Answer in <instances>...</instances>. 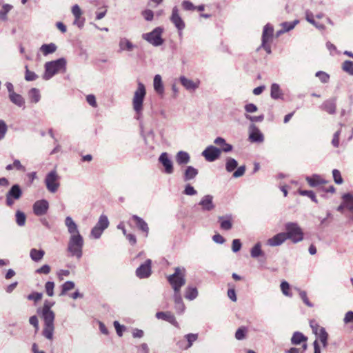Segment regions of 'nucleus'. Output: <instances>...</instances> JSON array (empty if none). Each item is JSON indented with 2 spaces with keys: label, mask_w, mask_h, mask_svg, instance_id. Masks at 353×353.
Segmentation results:
<instances>
[{
  "label": "nucleus",
  "mask_w": 353,
  "mask_h": 353,
  "mask_svg": "<svg viewBox=\"0 0 353 353\" xmlns=\"http://www.w3.org/2000/svg\"><path fill=\"white\" fill-rule=\"evenodd\" d=\"M64 222L70 234L67 251L70 253L71 256H74L77 259H80L83 255V248L84 245L83 237L80 234L77 223L71 216H66Z\"/></svg>",
  "instance_id": "obj_1"
},
{
  "label": "nucleus",
  "mask_w": 353,
  "mask_h": 353,
  "mask_svg": "<svg viewBox=\"0 0 353 353\" xmlns=\"http://www.w3.org/2000/svg\"><path fill=\"white\" fill-rule=\"evenodd\" d=\"M66 65V61L64 58H60L55 61H52L46 63L45 64V73L43 78L45 80H49L54 75L59 72L61 70H65Z\"/></svg>",
  "instance_id": "obj_2"
},
{
  "label": "nucleus",
  "mask_w": 353,
  "mask_h": 353,
  "mask_svg": "<svg viewBox=\"0 0 353 353\" xmlns=\"http://www.w3.org/2000/svg\"><path fill=\"white\" fill-rule=\"evenodd\" d=\"M146 94L145 88L143 83L139 81L132 98V107L137 116H140L143 111V101Z\"/></svg>",
  "instance_id": "obj_3"
},
{
  "label": "nucleus",
  "mask_w": 353,
  "mask_h": 353,
  "mask_svg": "<svg viewBox=\"0 0 353 353\" xmlns=\"http://www.w3.org/2000/svg\"><path fill=\"white\" fill-rule=\"evenodd\" d=\"M285 228L287 239L291 240L294 243H299L303 239V232L301 227L296 223L288 222Z\"/></svg>",
  "instance_id": "obj_4"
},
{
  "label": "nucleus",
  "mask_w": 353,
  "mask_h": 353,
  "mask_svg": "<svg viewBox=\"0 0 353 353\" xmlns=\"http://www.w3.org/2000/svg\"><path fill=\"white\" fill-rule=\"evenodd\" d=\"M185 268L177 267L174 273L168 276V281L174 291H181V288L185 283Z\"/></svg>",
  "instance_id": "obj_5"
},
{
  "label": "nucleus",
  "mask_w": 353,
  "mask_h": 353,
  "mask_svg": "<svg viewBox=\"0 0 353 353\" xmlns=\"http://www.w3.org/2000/svg\"><path fill=\"white\" fill-rule=\"evenodd\" d=\"M59 179L60 176L56 170H52L46 174L44 182L48 192L50 193L57 192L60 186Z\"/></svg>",
  "instance_id": "obj_6"
},
{
  "label": "nucleus",
  "mask_w": 353,
  "mask_h": 353,
  "mask_svg": "<svg viewBox=\"0 0 353 353\" xmlns=\"http://www.w3.org/2000/svg\"><path fill=\"white\" fill-rule=\"evenodd\" d=\"M162 32L163 28L157 27L150 32L143 34L142 38L152 46L157 47L163 43V39L161 37Z\"/></svg>",
  "instance_id": "obj_7"
},
{
  "label": "nucleus",
  "mask_w": 353,
  "mask_h": 353,
  "mask_svg": "<svg viewBox=\"0 0 353 353\" xmlns=\"http://www.w3.org/2000/svg\"><path fill=\"white\" fill-rule=\"evenodd\" d=\"M109 226V221L107 216L102 214L90 232V236L98 239L102 235L103 231Z\"/></svg>",
  "instance_id": "obj_8"
},
{
  "label": "nucleus",
  "mask_w": 353,
  "mask_h": 353,
  "mask_svg": "<svg viewBox=\"0 0 353 353\" xmlns=\"http://www.w3.org/2000/svg\"><path fill=\"white\" fill-rule=\"evenodd\" d=\"M22 196V190L18 184L13 185L6 195V202L8 206H12L14 200L19 199Z\"/></svg>",
  "instance_id": "obj_9"
},
{
  "label": "nucleus",
  "mask_w": 353,
  "mask_h": 353,
  "mask_svg": "<svg viewBox=\"0 0 353 353\" xmlns=\"http://www.w3.org/2000/svg\"><path fill=\"white\" fill-rule=\"evenodd\" d=\"M221 153V149L213 145H209L202 152L201 154L207 161L213 162L219 158Z\"/></svg>",
  "instance_id": "obj_10"
},
{
  "label": "nucleus",
  "mask_w": 353,
  "mask_h": 353,
  "mask_svg": "<svg viewBox=\"0 0 353 353\" xmlns=\"http://www.w3.org/2000/svg\"><path fill=\"white\" fill-rule=\"evenodd\" d=\"M170 21L174 25L178 30L179 34H181L182 30L185 28V23L179 13V9L176 6H174L172 10V15L170 17Z\"/></svg>",
  "instance_id": "obj_11"
},
{
  "label": "nucleus",
  "mask_w": 353,
  "mask_h": 353,
  "mask_svg": "<svg viewBox=\"0 0 353 353\" xmlns=\"http://www.w3.org/2000/svg\"><path fill=\"white\" fill-rule=\"evenodd\" d=\"M44 321V327L42 331L43 336L48 340L52 341L54 330V318H43Z\"/></svg>",
  "instance_id": "obj_12"
},
{
  "label": "nucleus",
  "mask_w": 353,
  "mask_h": 353,
  "mask_svg": "<svg viewBox=\"0 0 353 353\" xmlns=\"http://www.w3.org/2000/svg\"><path fill=\"white\" fill-rule=\"evenodd\" d=\"M159 162L164 168V172L167 174H171L174 172L173 163L169 157L167 152H163L159 157Z\"/></svg>",
  "instance_id": "obj_13"
},
{
  "label": "nucleus",
  "mask_w": 353,
  "mask_h": 353,
  "mask_svg": "<svg viewBox=\"0 0 353 353\" xmlns=\"http://www.w3.org/2000/svg\"><path fill=\"white\" fill-rule=\"evenodd\" d=\"M151 263L150 259H148L145 262L141 264L136 270V275L140 279L148 278L150 276L151 271Z\"/></svg>",
  "instance_id": "obj_14"
},
{
  "label": "nucleus",
  "mask_w": 353,
  "mask_h": 353,
  "mask_svg": "<svg viewBox=\"0 0 353 353\" xmlns=\"http://www.w3.org/2000/svg\"><path fill=\"white\" fill-rule=\"evenodd\" d=\"M179 81L181 84L184 87V88L189 92L195 91L197 88H199L200 85V81L199 79L193 81L185 77V76H181L179 77Z\"/></svg>",
  "instance_id": "obj_15"
},
{
  "label": "nucleus",
  "mask_w": 353,
  "mask_h": 353,
  "mask_svg": "<svg viewBox=\"0 0 353 353\" xmlns=\"http://www.w3.org/2000/svg\"><path fill=\"white\" fill-rule=\"evenodd\" d=\"M49 203L45 199L36 201L33 205V212L37 216H42L47 213Z\"/></svg>",
  "instance_id": "obj_16"
},
{
  "label": "nucleus",
  "mask_w": 353,
  "mask_h": 353,
  "mask_svg": "<svg viewBox=\"0 0 353 353\" xmlns=\"http://www.w3.org/2000/svg\"><path fill=\"white\" fill-rule=\"evenodd\" d=\"M249 130V139L252 142L261 143L263 141V134L261 132L259 129L254 123L250 125Z\"/></svg>",
  "instance_id": "obj_17"
},
{
  "label": "nucleus",
  "mask_w": 353,
  "mask_h": 353,
  "mask_svg": "<svg viewBox=\"0 0 353 353\" xmlns=\"http://www.w3.org/2000/svg\"><path fill=\"white\" fill-rule=\"evenodd\" d=\"M287 240L285 232H280L268 240V245L270 246H278Z\"/></svg>",
  "instance_id": "obj_18"
},
{
  "label": "nucleus",
  "mask_w": 353,
  "mask_h": 353,
  "mask_svg": "<svg viewBox=\"0 0 353 353\" xmlns=\"http://www.w3.org/2000/svg\"><path fill=\"white\" fill-rule=\"evenodd\" d=\"M212 200V196L205 195L201 199L199 205H201L203 210L210 211L214 208Z\"/></svg>",
  "instance_id": "obj_19"
},
{
  "label": "nucleus",
  "mask_w": 353,
  "mask_h": 353,
  "mask_svg": "<svg viewBox=\"0 0 353 353\" xmlns=\"http://www.w3.org/2000/svg\"><path fill=\"white\" fill-rule=\"evenodd\" d=\"M132 219L135 222L137 227L145 233L147 236L149 232V228L148 223L141 217L137 215H132Z\"/></svg>",
  "instance_id": "obj_20"
},
{
  "label": "nucleus",
  "mask_w": 353,
  "mask_h": 353,
  "mask_svg": "<svg viewBox=\"0 0 353 353\" xmlns=\"http://www.w3.org/2000/svg\"><path fill=\"white\" fill-rule=\"evenodd\" d=\"M156 317L158 319H163L165 320L172 325L177 326V322L176 321V319L174 316L170 312H159L156 314Z\"/></svg>",
  "instance_id": "obj_21"
},
{
  "label": "nucleus",
  "mask_w": 353,
  "mask_h": 353,
  "mask_svg": "<svg viewBox=\"0 0 353 353\" xmlns=\"http://www.w3.org/2000/svg\"><path fill=\"white\" fill-rule=\"evenodd\" d=\"M199 171L193 166H188L183 172V181H189L194 179L198 174Z\"/></svg>",
  "instance_id": "obj_22"
},
{
  "label": "nucleus",
  "mask_w": 353,
  "mask_h": 353,
  "mask_svg": "<svg viewBox=\"0 0 353 353\" xmlns=\"http://www.w3.org/2000/svg\"><path fill=\"white\" fill-rule=\"evenodd\" d=\"M321 108L330 114L336 112V102L335 99L327 100L323 103Z\"/></svg>",
  "instance_id": "obj_23"
},
{
  "label": "nucleus",
  "mask_w": 353,
  "mask_h": 353,
  "mask_svg": "<svg viewBox=\"0 0 353 353\" xmlns=\"http://www.w3.org/2000/svg\"><path fill=\"white\" fill-rule=\"evenodd\" d=\"M175 159L178 165H185L190 161V154L185 151L178 152L176 154Z\"/></svg>",
  "instance_id": "obj_24"
},
{
  "label": "nucleus",
  "mask_w": 353,
  "mask_h": 353,
  "mask_svg": "<svg viewBox=\"0 0 353 353\" xmlns=\"http://www.w3.org/2000/svg\"><path fill=\"white\" fill-rule=\"evenodd\" d=\"M54 305V303H50L48 301H46L42 309V317L43 318H55V314L52 310H50L51 307Z\"/></svg>",
  "instance_id": "obj_25"
},
{
  "label": "nucleus",
  "mask_w": 353,
  "mask_h": 353,
  "mask_svg": "<svg viewBox=\"0 0 353 353\" xmlns=\"http://www.w3.org/2000/svg\"><path fill=\"white\" fill-rule=\"evenodd\" d=\"M219 221L220 223V227L222 230H229L232 227V217L231 216H219Z\"/></svg>",
  "instance_id": "obj_26"
},
{
  "label": "nucleus",
  "mask_w": 353,
  "mask_h": 353,
  "mask_svg": "<svg viewBox=\"0 0 353 353\" xmlns=\"http://www.w3.org/2000/svg\"><path fill=\"white\" fill-rule=\"evenodd\" d=\"M274 28L273 27L268 23L263 28V34H262V41L268 42L272 38L273 36Z\"/></svg>",
  "instance_id": "obj_27"
},
{
  "label": "nucleus",
  "mask_w": 353,
  "mask_h": 353,
  "mask_svg": "<svg viewBox=\"0 0 353 353\" xmlns=\"http://www.w3.org/2000/svg\"><path fill=\"white\" fill-rule=\"evenodd\" d=\"M306 181L311 187H316L325 183V181L318 174H314L312 176H307Z\"/></svg>",
  "instance_id": "obj_28"
},
{
  "label": "nucleus",
  "mask_w": 353,
  "mask_h": 353,
  "mask_svg": "<svg viewBox=\"0 0 353 353\" xmlns=\"http://www.w3.org/2000/svg\"><path fill=\"white\" fill-rule=\"evenodd\" d=\"M185 338L188 341V345L184 346L183 344V342H179L178 345L180 348L184 349V350H188L192 345L193 343L197 340L198 334H188L185 336Z\"/></svg>",
  "instance_id": "obj_29"
},
{
  "label": "nucleus",
  "mask_w": 353,
  "mask_h": 353,
  "mask_svg": "<svg viewBox=\"0 0 353 353\" xmlns=\"http://www.w3.org/2000/svg\"><path fill=\"white\" fill-rule=\"evenodd\" d=\"M28 99L31 103H37L41 99V94L39 89L31 88L28 93Z\"/></svg>",
  "instance_id": "obj_30"
},
{
  "label": "nucleus",
  "mask_w": 353,
  "mask_h": 353,
  "mask_svg": "<svg viewBox=\"0 0 353 353\" xmlns=\"http://www.w3.org/2000/svg\"><path fill=\"white\" fill-rule=\"evenodd\" d=\"M45 252L43 250L32 248L30 251V256L33 261L39 262L44 256Z\"/></svg>",
  "instance_id": "obj_31"
},
{
  "label": "nucleus",
  "mask_w": 353,
  "mask_h": 353,
  "mask_svg": "<svg viewBox=\"0 0 353 353\" xmlns=\"http://www.w3.org/2000/svg\"><path fill=\"white\" fill-rule=\"evenodd\" d=\"M57 47L54 43L43 44L40 47V51L43 53L44 56H47L49 54L54 53L57 50Z\"/></svg>",
  "instance_id": "obj_32"
},
{
  "label": "nucleus",
  "mask_w": 353,
  "mask_h": 353,
  "mask_svg": "<svg viewBox=\"0 0 353 353\" xmlns=\"http://www.w3.org/2000/svg\"><path fill=\"white\" fill-rule=\"evenodd\" d=\"M307 340V338L301 332H295L292 338H291V343L292 345H299L302 342H306Z\"/></svg>",
  "instance_id": "obj_33"
},
{
  "label": "nucleus",
  "mask_w": 353,
  "mask_h": 353,
  "mask_svg": "<svg viewBox=\"0 0 353 353\" xmlns=\"http://www.w3.org/2000/svg\"><path fill=\"white\" fill-rule=\"evenodd\" d=\"M119 45L121 51H132L135 48V46L126 38L121 39Z\"/></svg>",
  "instance_id": "obj_34"
},
{
  "label": "nucleus",
  "mask_w": 353,
  "mask_h": 353,
  "mask_svg": "<svg viewBox=\"0 0 353 353\" xmlns=\"http://www.w3.org/2000/svg\"><path fill=\"white\" fill-rule=\"evenodd\" d=\"M154 89L158 94H163L164 92L161 77L159 74H156L154 77Z\"/></svg>",
  "instance_id": "obj_35"
},
{
  "label": "nucleus",
  "mask_w": 353,
  "mask_h": 353,
  "mask_svg": "<svg viewBox=\"0 0 353 353\" xmlns=\"http://www.w3.org/2000/svg\"><path fill=\"white\" fill-rule=\"evenodd\" d=\"M9 99L12 103L15 104L19 107H23L25 104V100L23 97L17 93H14L12 95L9 96Z\"/></svg>",
  "instance_id": "obj_36"
},
{
  "label": "nucleus",
  "mask_w": 353,
  "mask_h": 353,
  "mask_svg": "<svg viewBox=\"0 0 353 353\" xmlns=\"http://www.w3.org/2000/svg\"><path fill=\"white\" fill-rule=\"evenodd\" d=\"M342 199L345 208L353 212V196L350 193H346L343 195Z\"/></svg>",
  "instance_id": "obj_37"
},
{
  "label": "nucleus",
  "mask_w": 353,
  "mask_h": 353,
  "mask_svg": "<svg viewBox=\"0 0 353 353\" xmlns=\"http://www.w3.org/2000/svg\"><path fill=\"white\" fill-rule=\"evenodd\" d=\"M198 296V290L194 287H188L186 288L185 297V299L192 301L195 299Z\"/></svg>",
  "instance_id": "obj_38"
},
{
  "label": "nucleus",
  "mask_w": 353,
  "mask_h": 353,
  "mask_svg": "<svg viewBox=\"0 0 353 353\" xmlns=\"http://www.w3.org/2000/svg\"><path fill=\"white\" fill-rule=\"evenodd\" d=\"M237 165L238 163L234 159L231 157L226 159L225 170L228 172H233L237 168Z\"/></svg>",
  "instance_id": "obj_39"
},
{
  "label": "nucleus",
  "mask_w": 353,
  "mask_h": 353,
  "mask_svg": "<svg viewBox=\"0 0 353 353\" xmlns=\"http://www.w3.org/2000/svg\"><path fill=\"white\" fill-rule=\"evenodd\" d=\"M317 335L323 347H325L327 345L328 339V334L325 331V329L324 327H320L319 332L317 334Z\"/></svg>",
  "instance_id": "obj_40"
},
{
  "label": "nucleus",
  "mask_w": 353,
  "mask_h": 353,
  "mask_svg": "<svg viewBox=\"0 0 353 353\" xmlns=\"http://www.w3.org/2000/svg\"><path fill=\"white\" fill-rule=\"evenodd\" d=\"M271 97L274 99L281 98L282 93L279 85L277 83H273L271 85Z\"/></svg>",
  "instance_id": "obj_41"
},
{
  "label": "nucleus",
  "mask_w": 353,
  "mask_h": 353,
  "mask_svg": "<svg viewBox=\"0 0 353 353\" xmlns=\"http://www.w3.org/2000/svg\"><path fill=\"white\" fill-rule=\"evenodd\" d=\"M75 284L73 281H68L61 285V292L59 296L65 295L68 291L74 288Z\"/></svg>",
  "instance_id": "obj_42"
},
{
  "label": "nucleus",
  "mask_w": 353,
  "mask_h": 353,
  "mask_svg": "<svg viewBox=\"0 0 353 353\" xmlns=\"http://www.w3.org/2000/svg\"><path fill=\"white\" fill-rule=\"evenodd\" d=\"M15 216H16V223L19 226L21 227V226L25 225L26 216L23 212H21L20 210H17L16 212Z\"/></svg>",
  "instance_id": "obj_43"
},
{
  "label": "nucleus",
  "mask_w": 353,
  "mask_h": 353,
  "mask_svg": "<svg viewBox=\"0 0 353 353\" xmlns=\"http://www.w3.org/2000/svg\"><path fill=\"white\" fill-rule=\"evenodd\" d=\"M12 6L10 4H5L3 6L2 9L0 10V19L2 21L8 19L7 14L12 10Z\"/></svg>",
  "instance_id": "obj_44"
},
{
  "label": "nucleus",
  "mask_w": 353,
  "mask_h": 353,
  "mask_svg": "<svg viewBox=\"0 0 353 353\" xmlns=\"http://www.w3.org/2000/svg\"><path fill=\"white\" fill-rule=\"evenodd\" d=\"M297 291L299 292V296H300V298L301 299V300L303 301V302L307 305L309 307H312L314 305L313 304L309 301L308 298H307V292L305 291H303V290H301L299 288L296 289Z\"/></svg>",
  "instance_id": "obj_45"
},
{
  "label": "nucleus",
  "mask_w": 353,
  "mask_h": 353,
  "mask_svg": "<svg viewBox=\"0 0 353 353\" xmlns=\"http://www.w3.org/2000/svg\"><path fill=\"white\" fill-rule=\"evenodd\" d=\"M342 69L350 75H353V61H345L342 65Z\"/></svg>",
  "instance_id": "obj_46"
},
{
  "label": "nucleus",
  "mask_w": 353,
  "mask_h": 353,
  "mask_svg": "<svg viewBox=\"0 0 353 353\" xmlns=\"http://www.w3.org/2000/svg\"><path fill=\"white\" fill-rule=\"evenodd\" d=\"M251 256L252 258H257L262 254V251L261 248L260 243H257L252 248L250 252Z\"/></svg>",
  "instance_id": "obj_47"
},
{
  "label": "nucleus",
  "mask_w": 353,
  "mask_h": 353,
  "mask_svg": "<svg viewBox=\"0 0 353 353\" xmlns=\"http://www.w3.org/2000/svg\"><path fill=\"white\" fill-rule=\"evenodd\" d=\"M299 23L298 20H295L292 22H283L281 23V26L283 27V31L282 32H288L291 30H292L295 26Z\"/></svg>",
  "instance_id": "obj_48"
},
{
  "label": "nucleus",
  "mask_w": 353,
  "mask_h": 353,
  "mask_svg": "<svg viewBox=\"0 0 353 353\" xmlns=\"http://www.w3.org/2000/svg\"><path fill=\"white\" fill-rule=\"evenodd\" d=\"M54 283L53 281H48L45 284V290L46 294L49 296H54Z\"/></svg>",
  "instance_id": "obj_49"
},
{
  "label": "nucleus",
  "mask_w": 353,
  "mask_h": 353,
  "mask_svg": "<svg viewBox=\"0 0 353 353\" xmlns=\"http://www.w3.org/2000/svg\"><path fill=\"white\" fill-rule=\"evenodd\" d=\"M38 78V76L32 71L28 70V66H26V74H25V79L27 81H32L36 80Z\"/></svg>",
  "instance_id": "obj_50"
},
{
  "label": "nucleus",
  "mask_w": 353,
  "mask_h": 353,
  "mask_svg": "<svg viewBox=\"0 0 353 353\" xmlns=\"http://www.w3.org/2000/svg\"><path fill=\"white\" fill-rule=\"evenodd\" d=\"M281 290L284 295L290 297L292 296V294L290 293V285L287 281L281 282Z\"/></svg>",
  "instance_id": "obj_51"
},
{
  "label": "nucleus",
  "mask_w": 353,
  "mask_h": 353,
  "mask_svg": "<svg viewBox=\"0 0 353 353\" xmlns=\"http://www.w3.org/2000/svg\"><path fill=\"white\" fill-rule=\"evenodd\" d=\"M334 181L336 184H341L343 181L341 172L336 169L332 170Z\"/></svg>",
  "instance_id": "obj_52"
},
{
  "label": "nucleus",
  "mask_w": 353,
  "mask_h": 353,
  "mask_svg": "<svg viewBox=\"0 0 353 353\" xmlns=\"http://www.w3.org/2000/svg\"><path fill=\"white\" fill-rule=\"evenodd\" d=\"M183 194L188 196H193L197 194L196 190L190 184H187L185 186V189L183 190Z\"/></svg>",
  "instance_id": "obj_53"
},
{
  "label": "nucleus",
  "mask_w": 353,
  "mask_h": 353,
  "mask_svg": "<svg viewBox=\"0 0 353 353\" xmlns=\"http://www.w3.org/2000/svg\"><path fill=\"white\" fill-rule=\"evenodd\" d=\"M299 194L310 197L315 203L318 202L314 192L312 190H299Z\"/></svg>",
  "instance_id": "obj_54"
},
{
  "label": "nucleus",
  "mask_w": 353,
  "mask_h": 353,
  "mask_svg": "<svg viewBox=\"0 0 353 353\" xmlns=\"http://www.w3.org/2000/svg\"><path fill=\"white\" fill-rule=\"evenodd\" d=\"M316 77H319L322 83H327L330 79V76L325 72L319 71L316 73Z\"/></svg>",
  "instance_id": "obj_55"
},
{
  "label": "nucleus",
  "mask_w": 353,
  "mask_h": 353,
  "mask_svg": "<svg viewBox=\"0 0 353 353\" xmlns=\"http://www.w3.org/2000/svg\"><path fill=\"white\" fill-rule=\"evenodd\" d=\"M8 126L3 120H0V140H2L7 132Z\"/></svg>",
  "instance_id": "obj_56"
},
{
  "label": "nucleus",
  "mask_w": 353,
  "mask_h": 353,
  "mask_svg": "<svg viewBox=\"0 0 353 353\" xmlns=\"http://www.w3.org/2000/svg\"><path fill=\"white\" fill-rule=\"evenodd\" d=\"M141 14L142 16L143 17V18L148 21H152L153 18H154V12L152 10H149V9H147V10H143L142 12H141Z\"/></svg>",
  "instance_id": "obj_57"
},
{
  "label": "nucleus",
  "mask_w": 353,
  "mask_h": 353,
  "mask_svg": "<svg viewBox=\"0 0 353 353\" xmlns=\"http://www.w3.org/2000/svg\"><path fill=\"white\" fill-rule=\"evenodd\" d=\"M51 268L50 265L45 264L42 265L41 268L36 270V273L37 274H48L50 272Z\"/></svg>",
  "instance_id": "obj_58"
},
{
  "label": "nucleus",
  "mask_w": 353,
  "mask_h": 353,
  "mask_svg": "<svg viewBox=\"0 0 353 353\" xmlns=\"http://www.w3.org/2000/svg\"><path fill=\"white\" fill-rule=\"evenodd\" d=\"M245 118L247 119L250 120L252 123H254V122H261L264 119L263 114H261V115H259V116H251V115H249V114H245Z\"/></svg>",
  "instance_id": "obj_59"
},
{
  "label": "nucleus",
  "mask_w": 353,
  "mask_h": 353,
  "mask_svg": "<svg viewBox=\"0 0 353 353\" xmlns=\"http://www.w3.org/2000/svg\"><path fill=\"white\" fill-rule=\"evenodd\" d=\"M42 294L39 292H33L32 294H30L28 296V299L30 301H34V302H37L40 301L42 298Z\"/></svg>",
  "instance_id": "obj_60"
},
{
  "label": "nucleus",
  "mask_w": 353,
  "mask_h": 353,
  "mask_svg": "<svg viewBox=\"0 0 353 353\" xmlns=\"http://www.w3.org/2000/svg\"><path fill=\"white\" fill-rule=\"evenodd\" d=\"M246 330L245 327H240L239 328L236 333H235V337L237 340H242L245 338Z\"/></svg>",
  "instance_id": "obj_61"
},
{
  "label": "nucleus",
  "mask_w": 353,
  "mask_h": 353,
  "mask_svg": "<svg viewBox=\"0 0 353 353\" xmlns=\"http://www.w3.org/2000/svg\"><path fill=\"white\" fill-rule=\"evenodd\" d=\"M114 326L115 327L117 334L119 336H121L123 335V332L125 330V326L120 325V323L117 321L114 322Z\"/></svg>",
  "instance_id": "obj_62"
},
{
  "label": "nucleus",
  "mask_w": 353,
  "mask_h": 353,
  "mask_svg": "<svg viewBox=\"0 0 353 353\" xmlns=\"http://www.w3.org/2000/svg\"><path fill=\"white\" fill-rule=\"evenodd\" d=\"M245 165L240 166V167L237 168V170L236 171L234 172L233 177H234V178L241 177L245 174Z\"/></svg>",
  "instance_id": "obj_63"
},
{
  "label": "nucleus",
  "mask_w": 353,
  "mask_h": 353,
  "mask_svg": "<svg viewBox=\"0 0 353 353\" xmlns=\"http://www.w3.org/2000/svg\"><path fill=\"white\" fill-rule=\"evenodd\" d=\"M72 13L74 18H78L82 15V11L77 4H75L72 7Z\"/></svg>",
  "instance_id": "obj_64"
}]
</instances>
